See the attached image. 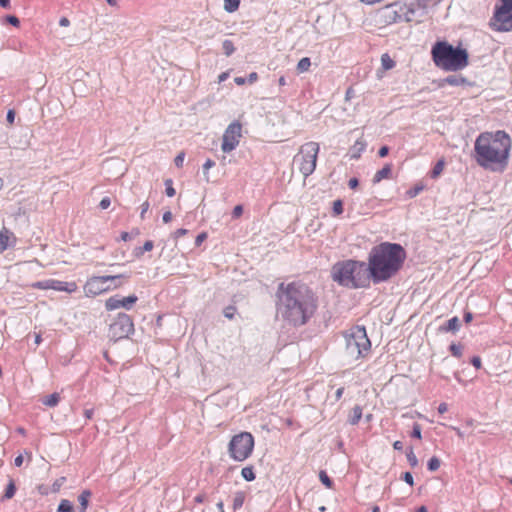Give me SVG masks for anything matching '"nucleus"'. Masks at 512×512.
<instances>
[{
  "mask_svg": "<svg viewBox=\"0 0 512 512\" xmlns=\"http://www.w3.org/2000/svg\"><path fill=\"white\" fill-rule=\"evenodd\" d=\"M277 298L278 314L293 326L306 324L318 307V299L313 290L300 282L281 283Z\"/></svg>",
  "mask_w": 512,
  "mask_h": 512,
  "instance_id": "f257e3e1",
  "label": "nucleus"
},
{
  "mask_svg": "<svg viewBox=\"0 0 512 512\" xmlns=\"http://www.w3.org/2000/svg\"><path fill=\"white\" fill-rule=\"evenodd\" d=\"M512 139L503 130L482 132L475 139L473 158L483 169L503 172L509 164Z\"/></svg>",
  "mask_w": 512,
  "mask_h": 512,
  "instance_id": "f03ea898",
  "label": "nucleus"
},
{
  "mask_svg": "<svg viewBox=\"0 0 512 512\" xmlns=\"http://www.w3.org/2000/svg\"><path fill=\"white\" fill-rule=\"evenodd\" d=\"M406 259V252L400 244L384 242L372 248L368 267L375 283L389 280L397 274Z\"/></svg>",
  "mask_w": 512,
  "mask_h": 512,
  "instance_id": "7ed1b4c3",
  "label": "nucleus"
},
{
  "mask_svg": "<svg viewBox=\"0 0 512 512\" xmlns=\"http://www.w3.org/2000/svg\"><path fill=\"white\" fill-rule=\"evenodd\" d=\"M331 277L339 285L352 289L369 287L372 279L368 264L351 259L335 263Z\"/></svg>",
  "mask_w": 512,
  "mask_h": 512,
  "instance_id": "20e7f679",
  "label": "nucleus"
},
{
  "mask_svg": "<svg viewBox=\"0 0 512 512\" xmlns=\"http://www.w3.org/2000/svg\"><path fill=\"white\" fill-rule=\"evenodd\" d=\"M431 54L435 65L445 71L462 70L469 63V55L465 49L454 48L445 41L436 42Z\"/></svg>",
  "mask_w": 512,
  "mask_h": 512,
  "instance_id": "39448f33",
  "label": "nucleus"
},
{
  "mask_svg": "<svg viewBox=\"0 0 512 512\" xmlns=\"http://www.w3.org/2000/svg\"><path fill=\"white\" fill-rule=\"evenodd\" d=\"M345 353L353 361L367 358L371 351V341L367 336L365 327L355 326L344 334Z\"/></svg>",
  "mask_w": 512,
  "mask_h": 512,
  "instance_id": "423d86ee",
  "label": "nucleus"
},
{
  "mask_svg": "<svg viewBox=\"0 0 512 512\" xmlns=\"http://www.w3.org/2000/svg\"><path fill=\"white\" fill-rule=\"evenodd\" d=\"M319 150V144L310 141L303 144L294 156L293 162L304 178H307L315 171Z\"/></svg>",
  "mask_w": 512,
  "mask_h": 512,
  "instance_id": "0eeeda50",
  "label": "nucleus"
},
{
  "mask_svg": "<svg viewBox=\"0 0 512 512\" xmlns=\"http://www.w3.org/2000/svg\"><path fill=\"white\" fill-rule=\"evenodd\" d=\"M254 446V436L250 432H240L228 443L229 457L236 462H244L252 455Z\"/></svg>",
  "mask_w": 512,
  "mask_h": 512,
  "instance_id": "6e6552de",
  "label": "nucleus"
},
{
  "mask_svg": "<svg viewBox=\"0 0 512 512\" xmlns=\"http://www.w3.org/2000/svg\"><path fill=\"white\" fill-rule=\"evenodd\" d=\"M121 278H128L125 275H107V276H92L85 285L84 292L88 297H95L102 293L115 290L123 285L119 280Z\"/></svg>",
  "mask_w": 512,
  "mask_h": 512,
  "instance_id": "1a4fd4ad",
  "label": "nucleus"
},
{
  "mask_svg": "<svg viewBox=\"0 0 512 512\" xmlns=\"http://www.w3.org/2000/svg\"><path fill=\"white\" fill-rule=\"evenodd\" d=\"M489 25L494 31H512V0L498 1L495 5Z\"/></svg>",
  "mask_w": 512,
  "mask_h": 512,
  "instance_id": "9d476101",
  "label": "nucleus"
},
{
  "mask_svg": "<svg viewBox=\"0 0 512 512\" xmlns=\"http://www.w3.org/2000/svg\"><path fill=\"white\" fill-rule=\"evenodd\" d=\"M405 10L406 6L401 2L390 3L377 10L375 14V21L380 27L392 25L402 19Z\"/></svg>",
  "mask_w": 512,
  "mask_h": 512,
  "instance_id": "9b49d317",
  "label": "nucleus"
},
{
  "mask_svg": "<svg viewBox=\"0 0 512 512\" xmlns=\"http://www.w3.org/2000/svg\"><path fill=\"white\" fill-rule=\"evenodd\" d=\"M133 332V320L125 313H119L109 328V334L114 340L127 338L129 335L133 334Z\"/></svg>",
  "mask_w": 512,
  "mask_h": 512,
  "instance_id": "f8f14e48",
  "label": "nucleus"
},
{
  "mask_svg": "<svg viewBox=\"0 0 512 512\" xmlns=\"http://www.w3.org/2000/svg\"><path fill=\"white\" fill-rule=\"evenodd\" d=\"M242 137V124L239 121H233L228 125L222 137L221 149L225 153L233 151Z\"/></svg>",
  "mask_w": 512,
  "mask_h": 512,
  "instance_id": "ddd939ff",
  "label": "nucleus"
},
{
  "mask_svg": "<svg viewBox=\"0 0 512 512\" xmlns=\"http://www.w3.org/2000/svg\"><path fill=\"white\" fill-rule=\"evenodd\" d=\"M34 289L40 290H54L60 292L74 293L78 290L77 283L74 281L65 282L56 279H46L43 281H37L30 285Z\"/></svg>",
  "mask_w": 512,
  "mask_h": 512,
  "instance_id": "4468645a",
  "label": "nucleus"
},
{
  "mask_svg": "<svg viewBox=\"0 0 512 512\" xmlns=\"http://www.w3.org/2000/svg\"><path fill=\"white\" fill-rule=\"evenodd\" d=\"M137 300L138 297L136 295H129L127 297L122 298L115 295L109 297L105 301V308L107 311H113L119 308H125L127 310H130L133 307V305L137 302Z\"/></svg>",
  "mask_w": 512,
  "mask_h": 512,
  "instance_id": "2eb2a0df",
  "label": "nucleus"
},
{
  "mask_svg": "<svg viewBox=\"0 0 512 512\" xmlns=\"http://www.w3.org/2000/svg\"><path fill=\"white\" fill-rule=\"evenodd\" d=\"M17 238L15 234L6 227L0 230V254L10 247L15 246Z\"/></svg>",
  "mask_w": 512,
  "mask_h": 512,
  "instance_id": "dca6fc26",
  "label": "nucleus"
},
{
  "mask_svg": "<svg viewBox=\"0 0 512 512\" xmlns=\"http://www.w3.org/2000/svg\"><path fill=\"white\" fill-rule=\"evenodd\" d=\"M392 176V164L388 163L385 164L384 167L380 170H378L374 177H373V183H379L384 179H390Z\"/></svg>",
  "mask_w": 512,
  "mask_h": 512,
  "instance_id": "f3484780",
  "label": "nucleus"
},
{
  "mask_svg": "<svg viewBox=\"0 0 512 512\" xmlns=\"http://www.w3.org/2000/svg\"><path fill=\"white\" fill-rule=\"evenodd\" d=\"M362 415H363L362 407L359 405H355L351 409V411L348 415V422L351 425H357L359 423V421L361 420Z\"/></svg>",
  "mask_w": 512,
  "mask_h": 512,
  "instance_id": "a211bd4d",
  "label": "nucleus"
},
{
  "mask_svg": "<svg viewBox=\"0 0 512 512\" xmlns=\"http://www.w3.org/2000/svg\"><path fill=\"white\" fill-rule=\"evenodd\" d=\"M91 495L92 494L90 490H83L81 492V494L78 497V501L80 503L79 512H86Z\"/></svg>",
  "mask_w": 512,
  "mask_h": 512,
  "instance_id": "6ab92c4d",
  "label": "nucleus"
},
{
  "mask_svg": "<svg viewBox=\"0 0 512 512\" xmlns=\"http://www.w3.org/2000/svg\"><path fill=\"white\" fill-rule=\"evenodd\" d=\"M459 328H460V321H459L458 317L455 316V317L449 319L444 326H441L440 330L445 331V332H448V331L456 332L457 330H459Z\"/></svg>",
  "mask_w": 512,
  "mask_h": 512,
  "instance_id": "aec40b11",
  "label": "nucleus"
},
{
  "mask_svg": "<svg viewBox=\"0 0 512 512\" xmlns=\"http://www.w3.org/2000/svg\"><path fill=\"white\" fill-rule=\"evenodd\" d=\"M245 499H246V493L244 491L235 492V494L233 496V504H232L233 510L236 511V510L240 509L243 506Z\"/></svg>",
  "mask_w": 512,
  "mask_h": 512,
  "instance_id": "412c9836",
  "label": "nucleus"
},
{
  "mask_svg": "<svg viewBox=\"0 0 512 512\" xmlns=\"http://www.w3.org/2000/svg\"><path fill=\"white\" fill-rule=\"evenodd\" d=\"M395 61L390 57L388 53H384L381 56V66L384 71L391 70L395 67Z\"/></svg>",
  "mask_w": 512,
  "mask_h": 512,
  "instance_id": "4be33fe9",
  "label": "nucleus"
},
{
  "mask_svg": "<svg viewBox=\"0 0 512 512\" xmlns=\"http://www.w3.org/2000/svg\"><path fill=\"white\" fill-rule=\"evenodd\" d=\"M241 476L248 482L254 481L256 478L254 467L251 465L243 467L241 470Z\"/></svg>",
  "mask_w": 512,
  "mask_h": 512,
  "instance_id": "5701e85b",
  "label": "nucleus"
},
{
  "mask_svg": "<svg viewBox=\"0 0 512 512\" xmlns=\"http://www.w3.org/2000/svg\"><path fill=\"white\" fill-rule=\"evenodd\" d=\"M444 167H445L444 159L438 160L430 172L431 178H433V179L438 178L441 175V173L443 172Z\"/></svg>",
  "mask_w": 512,
  "mask_h": 512,
  "instance_id": "b1692460",
  "label": "nucleus"
},
{
  "mask_svg": "<svg viewBox=\"0 0 512 512\" xmlns=\"http://www.w3.org/2000/svg\"><path fill=\"white\" fill-rule=\"evenodd\" d=\"M310 67H311V60L309 57H304V58L300 59L299 62L297 63V71L299 73H304V72L309 71Z\"/></svg>",
  "mask_w": 512,
  "mask_h": 512,
  "instance_id": "393cba45",
  "label": "nucleus"
},
{
  "mask_svg": "<svg viewBox=\"0 0 512 512\" xmlns=\"http://www.w3.org/2000/svg\"><path fill=\"white\" fill-rule=\"evenodd\" d=\"M241 0H224V9L228 13H233L238 10Z\"/></svg>",
  "mask_w": 512,
  "mask_h": 512,
  "instance_id": "a878e982",
  "label": "nucleus"
},
{
  "mask_svg": "<svg viewBox=\"0 0 512 512\" xmlns=\"http://www.w3.org/2000/svg\"><path fill=\"white\" fill-rule=\"evenodd\" d=\"M60 396L58 393H52L45 397L43 404L49 407H54L59 403Z\"/></svg>",
  "mask_w": 512,
  "mask_h": 512,
  "instance_id": "bb28decb",
  "label": "nucleus"
},
{
  "mask_svg": "<svg viewBox=\"0 0 512 512\" xmlns=\"http://www.w3.org/2000/svg\"><path fill=\"white\" fill-rule=\"evenodd\" d=\"M425 186L422 184V183H418L416 184L414 187L410 188L407 192H406V195L408 198H414L416 197L420 192H422L424 190Z\"/></svg>",
  "mask_w": 512,
  "mask_h": 512,
  "instance_id": "cd10ccee",
  "label": "nucleus"
},
{
  "mask_svg": "<svg viewBox=\"0 0 512 512\" xmlns=\"http://www.w3.org/2000/svg\"><path fill=\"white\" fill-rule=\"evenodd\" d=\"M222 48L226 56L232 55L235 51L234 43L231 40H224L222 43Z\"/></svg>",
  "mask_w": 512,
  "mask_h": 512,
  "instance_id": "c85d7f7f",
  "label": "nucleus"
},
{
  "mask_svg": "<svg viewBox=\"0 0 512 512\" xmlns=\"http://www.w3.org/2000/svg\"><path fill=\"white\" fill-rule=\"evenodd\" d=\"M449 350L454 357H456V358L462 357L463 346L461 344L452 343L449 346Z\"/></svg>",
  "mask_w": 512,
  "mask_h": 512,
  "instance_id": "c756f323",
  "label": "nucleus"
},
{
  "mask_svg": "<svg viewBox=\"0 0 512 512\" xmlns=\"http://www.w3.org/2000/svg\"><path fill=\"white\" fill-rule=\"evenodd\" d=\"M58 512H73V506L69 500L63 499L57 509Z\"/></svg>",
  "mask_w": 512,
  "mask_h": 512,
  "instance_id": "7c9ffc66",
  "label": "nucleus"
},
{
  "mask_svg": "<svg viewBox=\"0 0 512 512\" xmlns=\"http://www.w3.org/2000/svg\"><path fill=\"white\" fill-rule=\"evenodd\" d=\"M165 186H166V190H165L166 195H167L168 197H173V196H175L176 191H175V189H174V187H173V181H172V179H166V180H165Z\"/></svg>",
  "mask_w": 512,
  "mask_h": 512,
  "instance_id": "2f4dec72",
  "label": "nucleus"
},
{
  "mask_svg": "<svg viewBox=\"0 0 512 512\" xmlns=\"http://www.w3.org/2000/svg\"><path fill=\"white\" fill-rule=\"evenodd\" d=\"M343 213V202L338 199L333 202V214L339 216Z\"/></svg>",
  "mask_w": 512,
  "mask_h": 512,
  "instance_id": "473e14b6",
  "label": "nucleus"
},
{
  "mask_svg": "<svg viewBox=\"0 0 512 512\" xmlns=\"http://www.w3.org/2000/svg\"><path fill=\"white\" fill-rule=\"evenodd\" d=\"M236 311H237L236 307L233 305H230V306H227L224 308L223 314L227 319L231 320L234 318Z\"/></svg>",
  "mask_w": 512,
  "mask_h": 512,
  "instance_id": "72a5a7b5",
  "label": "nucleus"
},
{
  "mask_svg": "<svg viewBox=\"0 0 512 512\" xmlns=\"http://www.w3.org/2000/svg\"><path fill=\"white\" fill-rule=\"evenodd\" d=\"M439 467H440V460L437 457L434 456L428 461V469L430 471H436L439 469Z\"/></svg>",
  "mask_w": 512,
  "mask_h": 512,
  "instance_id": "f704fd0d",
  "label": "nucleus"
},
{
  "mask_svg": "<svg viewBox=\"0 0 512 512\" xmlns=\"http://www.w3.org/2000/svg\"><path fill=\"white\" fill-rule=\"evenodd\" d=\"M15 492H16V487H15L13 481H10V483L8 484V486L5 490L4 496L7 499H11L14 496Z\"/></svg>",
  "mask_w": 512,
  "mask_h": 512,
  "instance_id": "c9c22d12",
  "label": "nucleus"
},
{
  "mask_svg": "<svg viewBox=\"0 0 512 512\" xmlns=\"http://www.w3.org/2000/svg\"><path fill=\"white\" fill-rule=\"evenodd\" d=\"M319 478L321 480V482L327 487V488H331L332 487V481L331 479L329 478V476L326 474V472L324 471H321L320 474H319Z\"/></svg>",
  "mask_w": 512,
  "mask_h": 512,
  "instance_id": "e433bc0d",
  "label": "nucleus"
},
{
  "mask_svg": "<svg viewBox=\"0 0 512 512\" xmlns=\"http://www.w3.org/2000/svg\"><path fill=\"white\" fill-rule=\"evenodd\" d=\"M184 158H185V153L184 152H180L174 159V162H175V165L178 167V168H181L183 166V162H184Z\"/></svg>",
  "mask_w": 512,
  "mask_h": 512,
  "instance_id": "4c0bfd02",
  "label": "nucleus"
},
{
  "mask_svg": "<svg viewBox=\"0 0 512 512\" xmlns=\"http://www.w3.org/2000/svg\"><path fill=\"white\" fill-rule=\"evenodd\" d=\"M411 436L417 439H421V426L418 423L414 424Z\"/></svg>",
  "mask_w": 512,
  "mask_h": 512,
  "instance_id": "58836bf2",
  "label": "nucleus"
},
{
  "mask_svg": "<svg viewBox=\"0 0 512 512\" xmlns=\"http://www.w3.org/2000/svg\"><path fill=\"white\" fill-rule=\"evenodd\" d=\"M6 21L9 24L13 25L14 27H19V25H20L19 19L16 16H14V15H8L6 17Z\"/></svg>",
  "mask_w": 512,
  "mask_h": 512,
  "instance_id": "ea45409f",
  "label": "nucleus"
},
{
  "mask_svg": "<svg viewBox=\"0 0 512 512\" xmlns=\"http://www.w3.org/2000/svg\"><path fill=\"white\" fill-rule=\"evenodd\" d=\"M208 237L207 232H201L195 239V245L200 246Z\"/></svg>",
  "mask_w": 512,
  "mask_h": 512,
  "instance_id": "a19ab883",
  "label": "nucleus"
},
{
  "mask_svg": "<svg viewBox=\"0 0 512 512\" xmlns=\"http://www.w3.org/2000/svg\"><path fill=\"white\" fill-rule=\"evenodd\" d=\"M188 233V230L187 229H184V228H180V229H177L174 233H173V238L175 240H178L179 238L185 236L186 234Z\"/></svg>",
  "mask_w": 512,
  "mask_h": 512,
  "instance_id": "79ce46f5",
  "label": "nucleus"
},
{
  "mask_svg": "<svg viewBox=\"0 0 512 512\" xmlns=\"http://www.w3.org/2000/svg\"><path fill=\"white\" fill-rule=\"evenodd\" d=\"M149 208H150V204H149L148 201H145L141 205V212H140V218L141 219H145L146 213L148 212Z\"/></svg>",
  "mask_w": 512,
  "mask_h": 512,
  "instance_id": "37998d69",
  "label": "nucleus"
},
{
  "mask_svg": "<svg viewBox=\"0 0 512 512\" xmlns=\"http://www.w3.org/2000/svg\"><path fill=\"white\" fill-rule=\"evenodd\" d=\"M153 247H154L153 242H152L151 240H147V241L144 243L143 247H142V251H141L138 255H142V254H143V252H146V251H147V252H148V251H151V250L153 249Z\"/></svg>",
  "mask_w": 512,
  "mask_h": 512,
  "instance_id": "c03bdc74",
  "label": "nucleus"
},
{
  "mask_svg": "<svg viewBox=\"0 0 512 512\" xmlns=\"http://www.w3.org/2000/svg\"><path fill=\"white\" fill-rule=\"evenodd\" d=\"M243 214V207L241 205H236L232 211V215L234 218H239Z\"/></svg>",
  "mask_w": 512,
  "mask_h": 512,
  "instance_id": "a18cd8bd",
  "label": "nucleus"
},
{
  "mask_svg": "<svg viewBox=\"0 0 512 512\" xmlns=\"http://www.w3.org/2000/svg\"><path fill=\"white\" fill-rule=\"evenodd\" d=\"M407 459L412 467H415L418 464V460L412 451L407 454Z\"/></svg>",
  "mask_w": 512,
  "mask_h": 512,
  "instance_id": "49530a36",
  "label": "nucleus"
},
{
  "mask_svg": "<svg viewBox=\"0 0 512 512\" xmlns=\"http://www.w3.org/2000/svg\"><path fill=\"white\" fill-rule=\"evenodd\" d=\"M471 364L476 368L480 369L482 367L481 358L479 356H474L471 358Z\"/></svg>",
  "mask_w": 512,
  "mask_h": 512,
  "instance_id": "de8ad7c7",
  "label": "nucleus"
},
{
  "mask_svg": "<svg viewBox=\"0 0 512 512\" xmlns=\"http://www.w3.org/2000/svg\"><path fill=\"white\" fill-rule=\"evenodd\" d=\"M110 204H111L110 198L109 197H104L100 201L99 206H100L101 209L104 210V209H107L110 206Z\"/></svg>",
  "mask_w": 512,
  "mask_h": 512,
  "instance_id": "09e8293b",
  "label": "nucleus"
},
{
  "mask_svg": "<svg viewBox=\"0 0 512 512\" xmlns=\"http://www.w3.org/2000/svg\"><path fill=\"white\" fill-rule=\"evenodd\" d=\"M403 479L406 483H408L410 486H413L414 485V480H413V476L410 472H405L404 473V476H403Z\"/></svg>",
  "mask_w": 512,
  "mask_h": 512,
  "instance_id": "8fccbe9b",
  "label": "nucleus"
},
{
  "mask_svg": "<svg viewBox=\"0 0 512 512\" xmlns=\"http://www.w3.org/2000/svg\"><path fill=\"white\" fill-rule=\"evenodd\" d=\"M258 80V74L256 72H251L248 75L247 82L250 84L255 83Z\"/></svg>",
  "mask_w": 512,
  "mask_h": 512,
  "instance_id": "3c124183",
  "label": "nucleus"
},
{
  "mask_svg": "<svg viewBox=\"0 0 512 512\" xmlns=\"http://www.w3.org/2000/svg\"><path fill=\"white\" fill-rule=\"evenodd\" d=\"M389 153V148L387 146H382L379 151H378V154L380 157H386Z\"/></svg>",
  "mask_w": 512,
  "mask_h": 512,
  "instance_id": "603ef678",
  "label": "nucleus"
},
{
  "mask_svg": "<svg viewBox=\"0 0 512 512\" xmlns=\"http://www.w3.org/2000/svg\"><path fill=\"white\" fill-rule=\"evenodd\" d=\"M172 217H173V215H172L171 211H166L163 214V217H162L163 222L164 223H169L172 220Z\"/></svg>",
  "mask_w": 512,
  "mask_h": 512,
  "instance_id": "864d4df0",
  "label": "nucleus"
},
{
  "mask_svg": "<svg viewBox=\"0 0 512 512\" xmlns=\"http://www.w3.org/2000/svg\"><path fill=\"white\" fill-rule=\"evenodd\" d=\"M214 165H215V162L213 160L207 159L206 162L203 165V169L207 171L210 168H212Z\"/></svg>",
  "mask_w": 512,
  "mask_h": 512,
  "instance_id": "5fc2aeb1",
  "label": "nucleus"
},
{
  "mask_svg": "<svg viewBox=\"0 0 512 512\" xmlns=\"http://www.w3.org/2000/svg\"><path fill=\"white\" fill-rule=\"evenodd\" d=\"M59 25L62 27H68L70 25V20L67 17H62L59 20Z\"/></svg>",
  "mask_w": 512,
  "mask_h": 512,
  "instance_id": "6e6d98bb",
  "label": "nucleus"
},
{
  "mask_svg": "<svg viewBox=\"0 0 512 512\" xmlns=\"http://www.w3.org/2000/svg\"><path fill=\"white\" fill-rule=\"evenodd\" d=\"M359 182L357 178H351L348 182V185L351 189H355L358 186Z\"/></svg>",
  "mask_w": 512,
  "mask_h": 512,
  "instance_id": "4d7b16f0",
  "label": "nucleus"
},
{
  "mask_svg": "<svg viewBox=\"0 0 512 512\" xmlns=\"http://www.w3.org/2000/svg\"><path fill=\"white\" fill-rule=\"evenodd\" d=\"M228 77H229V72H228V71L222 72V73L218 76V82H219V83H222V82H224Z\"/></svg>",
  "mask_w": 512,
  "mask_h": 512,
  "instance_id": "13d9d810",
  "label": "nucleus"
},
{
  "mask_svg": "<svg viewBox=\"0 0 512 512\" xmlns=\"http://www.w3.org/2000/svg\"><path fill=\"white\" fill-rule=\"evenodd\" d=\"M448 410V406L446 403H441L439 406H438V412L440 414H444L445 412H447Z\"/></svg>",
  "mask_w": 512,
  "mask_h": 512,
  "instance_id": "bf43d9fd",
  "label": "nucleus"
},
{
  "mask_svg": "<svg viewBox=\"0 0 512 512\" xmlns=\"http://www.w3.org/2000/svg\"><path fill=\"white\" fill-rule=\"evenodd\" d=\"M247 79L243 78V77H235L234 78V82L238 85V86H242L246 83Z\"/></svg>",
  "mask_w": 512,
  "mask_h": 512,
  "instance_id": "052dcab7",
  "label": "nucleus"
},
{
  "mask_svg": "<svg viewBox=\"0 0 512 512\" xmlns=\"http://www.w3.org/2000/svg\"><path fill=\"white\" fill-rule=\"evenodd\" d=\"M354 90L352 87L348 88L345 93V99L350 100L353 97Z\"/></svg>",
  "mask_w": 512,
  "mask_h": 512,
  "instance_id": "680f3d73",
  "label": "nucleus"
},
{
  "mask_svg": "<svg viewBox=\"0 0 512 512\" xmlns=\"http://www.w3.org/2000/svg\"><path fill=\"white\" fill-rule=\"evenodd\" d=\"M23 463V456L22 455H18L15 460H14V464L15 466L17 467H20Z\"/></svg>",
  "mask_w": 512,
  "mask_h": 512,
  "instance_id": "e2e57ef3",
  "label": "nucleus"
},
{
  "mask_svg": "<svg viewBox=\"0 0 512 512\" xmlns=\"http://www.w3.org/2000/svg\"><path fill=\"white\" fill-rule=\"evenodd\" d=\"M14 117H15L14 111L13 110H9L8 113H7V120H8V122L13 123Z\"/></svg>",
  "mask_w": 512,
  "mask_h": 512,
  "instance_id": "0e129e2a",
  "label": "nucleus"
},
{
  "mask_svg": "<svg viewBox=\"0 0 512 512\" xmlns=\"http://www.w3.org/2000/svg\"><path fill=\"white\" fill-rule=\"evenodd\" d=\"M343 393H344V388L343 387L338 388L335 393L336 400L341 399Z\"/></svg>",
  "mask_w": 512,
  "mask_h": 512,
  "instance_id": "69168bd1",
  "label": "nucleus"
},
{
  "mask_svg": "<svg viewBox=\"0 0 512 512\" xmlns=\"http://www.w3.org/2000/svg\"><path fill=\"white\" fill-rule=\"evenodd\" d=\"M472 319H473V315H472V313H471V312H466V313L464 314V321H465L466 323H470V322L472 321Z\"/></svg>",
  "mask_w": 512,
  "mask_h": 512,
  "instance_id": "338daca9",
  "label": "nucleus"
},
{
  "mask_svg": "<svg viewBox=\"0 0 512 512\" xmlns=\"http://www.w3.org/2000/svg\"><path fill=\"white\" fill-rule=\"evenodd\" d=\"M393 447L395 450L401 451L403 449V443L401 441H395Z\"/></svg>",
  "mask_w": 512,
  "mask_h": 512,
  "instance_id": "774afa93",
  "label": "nucleus"
}]
</instances>
